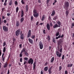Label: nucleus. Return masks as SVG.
I'll use <instances>...</instances> for the list:
<instances>
[{
	"instance_id": "774afa93",
	"label": "nucleus",
	"mask_w": 74,
	"mask_h": 74,
	"mask_svg": "<svg viewBox=\"0 0 74 74\" xmlns=\"http://www.w3.org/2000/svg\"><path fill=\"white\" fill-rule=\"evenodd\" d=\"M10 74V71H9V69L8 70V73L7 74Z\"/></svg>"
},
{
	"instance_id": "bf43d9fd",
	"label": "nucleus",
	"mask_w": 74,
	"mask_h": 74,
	"mask_svg": "<svg viewBox=\"0 0 74 74\" xmlns=\"http://www.w3.org/2000/svg\"><path fill=\"white\" fill-rule=\"evenodd\" d=\"M65 74H67V73H68V72H67V71H65Z\"/></svg>"
},
{
	"instance_id": "58836bf2",
	"label": "nucleus",
	"mask_w": 74,
	"mask_h": 74,
	"mask_svg": "<svg viewBox=\"0 0 74 74\" xmlns=\"http://www.w3.org/2000/svg\"><path fill=\"white\" fill-rule=\"evenodd\" d=\"M62 60H64V55H63L62 56Z\"/></svg>"
},
{
	"instance_id": "680f3d73",
	"label": "nucleus",
	"mask_w": 74,
	"mask_h": 74,
	"mask_svg": "<svg viewBox=\"0 0 74 74\" xmlns=\"http://www.w3.org/2000/svg\"><path fill=\"white\" fill-rule=\"evenodd\" d=\"M38 3H41V2L40 0H38Z\"/></svg>"
},
{
	"instance_id": "c03bdc74",
	"label": "nucleus",
	"mask_w": 74,
	"mask_h": 74,
	"mask_svg": "<svg viewBox=\"0 0 74 74\" xmlns=\"http://www.w3.org/2000/svg\"><path fill=\"white\" fill-rule=\"evenodd\" d=\"M18 2H17V1H16L15 3V5H18Z\"/></svg>"
},
{
	"instance_id": "e2e57ef3",
	"label": "nucleus",
	"mask_w": 74,
	"mask_h": 74,
	"mask_svg": "<svg viewBox=\"0 0 74 74\" xmlns=\"http://www.w3.org/2000/svg\"><path fill=\"white\" fill-rule=\"evenodd\" d=\"M7 16H9L10 15V13H8L7 14Z\"/></svg>"
},
{
	"instance_id": "603ef678",
	"label": "nucleus",
	"mask_w": 74,
	"mask_h": 74,
	"mask_svg": "<svg viewBox=\"0 0 74 74\" xmlns=\"http://www.w3.org/2000/svg\"><path fill=\"white\" fill-rule=\"evenodd\" d=\"M49 73V74H52V71H48Z\"/></svg>"
},
{
	"instance_id": "6e6552de",
	"label": "nucleus",
	"mask_w": 74,
	"mask_h": 74,
	"mask_svg": "<svg viewBox=\"0 0 74 74\" xmlns=\"http://www.w3.org/2000/svg\"><path fill=\"white\" fill-rule=\"evenodd\" d=\"M3 30L5 32H8V28L7 27L3 26Z\"/></svg>"
},
{
	"instance_id": "09e8293b",
	"label": "nucleus",
	"mask_w": 74,
	"mask_h": 74,
	"mask_svg": "<svg viewBox=\"0 0 74 74\" xmlns=\"http://www.w3.org/2000/svg\"><path fill=\"white\" fill-rule=\"evenodd\" d=\"M53 42L55 43V39L54 38H53Z\"/></svg>"
},
{
	"instance_id": "a211bd4d",
	"label": "nucleus",
	"mask_w": 74,
	"mask_h": 74,
	"mask_svg": "<svg viewBox=\"0 0 74 74\" xmlns=\"http://www.w3.org/2000/svg\"><path fill=\"white\" fill-rule=\"evenodd\" d=\"M7 66H8V63H7V62H6L4 64L3 67H4V68H6Z\"/></svg>"
},
{
	"instance_id": "2f4dec72",
	"label": "nucleus",
	"mask_w": 74,
	"mask_h": 74,
	"mask_svg": "<svg viewBox=\"0 0 74 74\" xmlns=\"http://www.w3.org/2000/svg\"><path fill=\"white\" fill-rule=\"evenodd\" d=\"M50 1V0H47L46 1L47 2V6H49V5H48V3H49V1Z\"/></svg>"
},
{
	"instance_id": "3c124183",
	"label": "nucleus",
	"mask_w": 74,
	"mask_h": 74,
	"mask_svg": "<svg viewBox=\"0 0 74 74\" xmlns=\"http://www.w3.org/2000/svg\"><path fill=\"white\" fill-rule=\"evenodd\" d=\"M23 60V59H22V58H21L20 59V62H22V60Z\"/></svg>"
},
{
	"instance_id": "f03ea898",
	"label": "nucleus",
	"mask_w": 74,
	"mask_h": 74,
	"mask_svg": "<svg viewBox=\"0 0 74 74\" xmlns=\"http://www.w3.org/2000/svg\"><path fill=\"white\" fill-rule=\"evenodd\" d=\"M69 1H65L64 2V8H65L66 10H68L69 7Z\"/></svg>"
},
{
	"instance_id": "4be33fe9",
	"label": "nucleus",
	"mask_w": 74,
	"mask_h": 74,
	"mask_svg": "<svg viewBox=\"0 0 74 74\" xmlns=\"http://www.w3.org/2000/svg\"><path fill=\"white\" fill-rule=\"evenodd\" d=\"M26 51V48L25 47L23 48V50L21 51V52L23 53V52H25V51Z\"/></svg>"
},
{
	"instance_id": "7c9ffc66",
	"label": "nucleus",
	"mask_w": 74,
	"mask_h": 74,
	"mask_svg": "<svg viewBox=\"0 0 74 74\" xmlns=\"http://www.w3.org/2000/svg\"><path fill=\"white\" fill-rule=\"evenodd\" d=\"M45 18V16L44 15H43L42 16V21H44V18Z\"/></svg>"
},
{
	"instance_id": "c85d7f7f",
	"label": "nucleus",
	"mask_w": 74,
	"mask_h": 74,
	"mask_svg": "<svg viewBox=\"0 0 74 74\" xmlns=\"http://www.w3.org/2000/svg\"><path fill=\"white\" fill-rule=\"evenodd\" d=\"M58 19V16H56L55 17H54L53 19V20L56 21V19Z\"/></svg>"
},
{
	"instance_id": "49530a36",
	"label": "nucleus",
	"mask_w": 74,
	"mask_h": 74,
	"mask_svg": "<svg viewBox=\"0 0 74 74\" xmlns=\"http://www.w3.org/2000/svg\"><path fill=\"white\" fill-rule=\"evenodd\" d=\"M33 16H32L31 17V21H33V20H34L33 19Z\"/></svg>"
},
{
	"instance_id": "b1692460",
	"label": "nucleus",
	"mask_w": 74,
	"mask_h": 74,
	"mask_svg": "<svg viewBox=\"0 0 74 74\" xmlns=\"http://www.w3.org/2000/svg\"><path fill=\"white\" fill-rule=\"evenodd\" d=\"M23 21H24V18H23V17H22L20 19V22L21 23H22Z\"/></svg>"
},
{
	"instance_id": "37998d69",
	"label": "nucleus",
	"mask_w": 74,
	"mask_h": 74,
	"mask_svg": "<svg viewBox=\"0 0 74 74\" xmlns=\"http://www.w3.org/2000/svg\"><path fill=\"white\" fill-rule=\"evenodd\" d=\"M48 62H46L45 63V66H48Z\"/></svg>"
},
{
	"instance_id": "9d476101",
	"label": "nucleus",
	"mask_w": 74,
	"mask_h": 74,
	"mask_svg": "<svg viewBox=\"0 0 74 74\" xmlns=\"http://www.w3.org/2000/svg\"><path fill=\"white\" fill-rule=\"evenodd\" d=\"M36 61H35L34 62L33 64V69L34 70L35 69H36Z\"/></svg>"
},
{
	"instance_id": "cd10ccee",
	"label": "nucleus",
	"mask_w": 74,
	"mask_h": 74,
	"mask_svg": "<svg viewBox=\"0 0 74 74\" xmlns=\"http://www.w3.org/2000/svg\"><path fill=\"white\" fill-rule=\"evenodd\" d=\"M5 51H6V47H5L3 48V52H5Z\"/></svg>"
},
{
	"instance_id": "7ed1b4c3",
	"label": "nucleus",
	"mask_w": 74,
	"mask_h": 74,
	"mask_svg": "<svg viewBox=\"0 0 74 74\" xmlns=\"http://www.w3.org/2000/svg\"><path fill=\"white\" fill-rule=\"evenodd\" d=\"M33 15L34 17H36V18H37L38 16L39 15V14L37 13V11L36 10L34 9L33 10Z\"/></svg>"
},
{
	"instance_id": "79ce46f5",
	"label": "nucleus",
	"mask_w": 74,
	"mask_h": 74,
	"mask_svg": "<svg viewBox=\"0 0 74 74\" xmlns=\"http://www.w3.org/2000/svg\"><path fill=\"white\" fill-rule=\"evenodd\" d=\"M6 45V43L5 42H4L3 43V47H4V46H5V45Z\"/></svg>"
},
{
	"instance_id": "1a4fd4ad",
	"label": "nucleus",
	"mask_w": 74,
	"mask_h": 74,
	"mask_svg": "<svg viewBox=\"0 0 74 74\" xmlns=\"http://www.w3.org/2000/svg\"><path fill=\"white\" fill-rule=\"evenodd\" d=\"M33 59H32V58H31L28 61V63L29 64H30V63H31V64H32L33 63Z\"/></svg>"
},
{
	"instance_id": "473e14b6",
	"label": "nucleus",
	"mask_w": 74,
	"mask_h": 74,
	"mask_svg": "<svg viewBox=\"0 0 74 74\" xmlns=\"http://www.w3.org/2000/svg\"><path fill=\"white\" fill-rule=\"evenodd\" d=\"M19 23L18 21H17L16 22V26H18L19 25Z\"/></svg>"
},
{
	"instance_id": "a878e982",
	"label": "nucleus",
	"mask_w": 74,
	"mask_h": 74,
	"mask_svg": "<svg viewBox=\"0 0 74 74\" xmlns=\"http://www.w3.org/2000/svg\"><path fill=\"white\" fill-rule=\"evenodd\" d=\"M36 37V36L35 35H32L31 37V38L32 39H34V40H35V38Z\"/></svg>"
},
{
	"instance_id": "13d9d810",
	"label": "nucleus",
	"mask_w": 74,
	"mask_h": 74,
	"mask_svg": "<svg viewBox=\"0 0 74 74\" xmlns=\"http://www.w3.org/2000/svg\"><path fill=\"white\" fill-rule=\"evenodd\" d=\"M40 74H44V73H43V71H41Z\"/></svg>"
},
{
	"instance_id": "f8f14e48",
	"label": "nucleus",
	"mask_w": 74,
	"mask_h": 74,
	"mask_svg": "<svg viewBox=\"0 0 74 74\" xmlns=\"http://www.w3.org/2000/svg\"><path fill=\"white\" fill-rule=\"evenodd\" d=\"M24 37H25V36H24V34H23L21 35L20 38L21 40H24Z\"/></svg>"
},
{
	"instance_id": "6ab92c4d",
	"label": "nucleus",
	"mask_w": 74,
	"mask_h": 74,
	"mask_svg": "<svg viewBox=\"0 0 74 74\" xmlns=\"http://www.w3.org/2000/svg\"><path fill=\"white\" fill-rule=\"evenodd\" d=\"M21 12V17H23V16H24V12H23V10H22Z\"/></svg>"
},
{
	"instance_id": "f3484780",
	"label": "nucleus",
	"mask_w": 74,
	"mask_h": 74,
	"mask_svg": "<svg viewBox=\"0 0 74 74\" xmlns=\"http://www.w3.org/2000/svg\"><path fill=\"white\" fill-rule=\"evenodd\" d=\"M66 10V11L65 12V14L66 16L67 17L68 15H69V11L68 10Z\"/></svg>"
},
{
	"instance_id": "052dcab7",
	"label": "nucleus",
	"mask_w": 74,
	"mask_h": 74,
	"mask_svg": "<svg viewBox=\"0 0 74 74\" xmlns=\"http://www.w3.org/2000/svg\"><path fill=\"white\" fill-rule=\"evenodd\" d=\"M3 22H4V23H6V22H7V21H6V20H4V21H3Z\"/></svg>"
},
{
	"instance_id": "6e6d98bb",
	"label": "nucleus",
	"mask_w": 74,
	"mask_h": 74,
	"mask_svg": "<svg viewBox=\"0 0 74 74\" xmlns=\"http://www.w3.org/2000/svg\"><path fill=\"white\" fill-rule=\"evenodd\" d=\"M0 25H1V18H0Z\"/></svg>"
},
{
	"instance_id": "de8ad7c7",
	"label": "nucleus",
	"mask_w": 74,
	"mask_h": 74,
	"mask_svg": "<svg viewBox=\"0 0 74 74\" xmlns=\"http://www.w3.org/2000/svg\"><path fill=\"white\" fill-rule=\"evenodd\" d=\"M2 51L0 49V56H1V54H2Z\"/></svg>"
},
{
	"instance_id": "f257e3e1",
	"label": "nucleus",
	"mask_w": 74,
	"mask_h": 74,
	"mask_svg": "<svg viewBox=\"0 0 74 74\" xmlns=\"http://www.w3.org/2000/svg\"><path fill=\"white\" fill-rule=\"evenodd\" d=\"M63 38H61L57 42L58 45V48H61L59 49L60 53H62V52H63V48L62 47V44L63 43Z\"/></svg>"
},
{
	"instance_id": "c9c22d12",
	"label": "nucleus",
	"mask_w": 74,
	"mask_h": 74,
	"mask_svg": "<svg viewBox=\"0 0 74 74\" xmlns=\"http://www.w3.org/2000/svg\"><path fill=\"white\" fill-rule=\"evenodd\" d=\"M5 8H2V12H3L4 11H5Z\"/></svg>"
},
{
	"instance_id": "4468645a",
	"label": "nucleus",
	"mask_w": 74,
	"mask_h": 74,
	"mask_svg": "<svg viewBox=\"0 0 74 74\" xmlns=\"http://www.w3.org/2000/svg\"><path fill=\"white\" fill-rule=\"evenodd\" d=\"M57 24H58V26L59 27H60L61 25H62V23H61V22L59 21H58L57 22Z\"/></svg>"
},
{
	"instance_id": "423d86ee",
	"label": "nucleus",
	"mask_w": 74,
	"mask_h": 74,
	"mask_svg": "<svg viewBox=\"0 0 74 74\" xmlns=\"http://www.w3.org/2000/svg\"><path fill=\"white\" fill-rule=\"evenodd\" d=\"M20 31H21V29H19L16 31L15 32V35L16 36H18L19 35L20 32Z\"/></svg>"
},
{
	"instance_id": "39448f33",
	"label": "nucleus",
	"mask_w": 74,
	"mask_h": 74,
	"mask_svg": "<svg viewBox=\"0 0 74 74\" xmlns=\"http://www.w3.org/2000/svg\"><path fill=\"white\" fill-rule=\"evenodd\" d=\"M31 36H32V31L31 30H29L27 34V38L30 37H31Z\"/></svg>"
},
{
	"instance_id": "0e129e2a",
	"label": "nucleus",
	"mask_w": 74,
	"mask_h": 74,
	"mask_svg": "<svg viewBox=\"0 0 74 74\" xmlns=\"http://www.w3.org/2000/svg\"><path fill=\"white\" fill-rule=\"evenodd\" d=\"M19 47H20V48H22V44H20L19 45Z\"/></svg>"
},
{
	"instance_id": "72a5a7b5",
	"label": "nucleus",
	"mask_w": 74,
	"mask_h": 74,
	"mask_svg": "<svg viewBox=\"0 0 74 74\" xmlns=\"http://www.w3.org/2000/svg\"><path fill=\"white\" fill-rule=\"evenodd\" d=\"M21 2L22 4H25V1H24V0H22L21 1Z\"/></svg>"
},
{
	"instance_id": "5701e85b",
	"label": "nucleus",
	"mask_w": 74,
	"mask_h": 74,
	"mask_svg": "<svg viewBox=\"0 0 74 74\" xmlns=\"http://www.w3.org/2000/svg\"><path fill=\"white\" fill-rule=\"evenodd\" d=\"M24 55H25V56H28L29 54H28V53H27V51H25V52Z\"/></svg>"
},
{
	"instance_id": "0eeeda50",
	"label": "nucleus",
	"mask_w": 74,
	"mask_h": 74,
	"mask_svg": "<svg viewBox=\"0 0 74 74\" xmlns=\"http://www.w3.org/2000/svg\"><path fill=\"white\" fill-rule=\"evenodd\" d=\"M56 55L58 57H59V58H60L62 56V53H59V52L57 51H56Z\"/></svg>"
},
{
	"instance_id": "c756f323",
	"label": "nucleus",
	"mask_w": 74,
	"mask_h": 74,
	"mask_svg": "<svg viewBox=\"0 0 74 74\" xmlns=\"http://www.w3.org/2000/svg\"><path fill=\"white\" fill-rule=\"evenodd\" d=\"M12 4V0H10L9 2V5H11Z\"/></svg>"
},
{
	"instance_id": "2eb2a0df",
	"label": "nucleus",
	"mask_w": 74,
	"mask_h": 74,
	"mask_svg": "<svg viewBox=\"0 0 74 74\" xmlns=\"http://www.w3.org/2000/svg\"><path fill=\"white\" fill-rule=\"evenodd\" d=\"M59 27L58 26V24H55L53 26V27L54 29H55L57 27Z\"/></svg>"
},
{
	"instance_id": "a18cd8bd",
	"label": "nucleus",
	"mask_w": 74,
	"mask_h": 74,
	"mask_svg": "<svg viewBox=\"0 0 74 74\" xmlns=\"http://www.w3.org/2000/svg\"><path fill=\"white\" fill-rule=\"evenodd\" d=\"M52 71V67H50V68H49V69L48 71Z\"/></svg>"
},
{
	"instance_id": "dca6fc26",
	"label": "nucleus",
	"mask_w": 74,
	"mask_h": 74,
	"mask_svg": "<svg viewBox=\"0 0 74 74\" xmlns=\"http://www.w3.org/2000/svg\"><path fill=\"white\" fill-rule=\"evenodd\" d=\"M48 70V66L45 67L44 68V71H47Z\"/></svg>"
},
{
	"instance_id": "bb28decb",
	"label": "nucleus",
	"mask_w": 74,
	"mask_h": 74,
	"mask_svg": "<svg viewBox=\"0 0 74 74\" xmlns=\"http://www.w3.org/2000/svg\"><path fill=\"white\" fill-rule=\"evenodd\" d=\"M54 57H53L51 59V63H53V61H54Z\"/></svg>"
},
{
	"instance_id": "aec40b11",
	"label": "nucleus",
	"mask_w": 74,
	"mask_h": 74,
	"mask_svg": "<svg viewBox=\"0 0 74 74\" xmlns=\"http://www.w3.org/2000/svg\"><path fill=\"white\" fill-rule=\"evenodd\" d=\"M55 14V10H53L52 11V12L51 14V16H54Z\"/></svg>"
},
{
	"instance_id": "864d4df0",
	"label": "nucleus",
	"mask_w": 74,
	"mask_h": 74,
	"mask_svg": "<svg viewBox=\"0 0 74 74\" xmlns=\"http://www.w3.org/2000/svg\"><path fill=\"white\" fill-rule=\"evenodd\" d=\"M43 32V34H46V33H45V30L44 29Z\"/></svg>"
},
{
	"instance_id": "ddd939ff",
	"label": "nucleus",
	"mask_w": 74,
	"mask_h": 74,
	"mask_svg": "<svg viewBox=\"0 0 74 74\" xmlns=\"http://www.w3.org/2000/svg\"><path fill=\"white\" fill-rule=\"evenodd\" d=\"M28 40L29 42L31 44H32L33 43V40H32V39H30V38H29L28 39Z\"/></svg>"
},
{
	"instance_id": "9b49d317",
	"label": "nucleus",
	"mask_w": 74,
	"mask_h": 74,
	"mask_svg": "<svg viewBox=\"0 0 74 74\" xmlns=\"http://www.w3.org/2000/svg\"><path fill=\"white\" fill-rule=\"evenodd\" d=\"M47 28L48 30H50V25L49 23H47L46 25Z\"/></svg>"
},
{
	"instance_id": "8fccbe9b",
	"label": "nucleus",
	"mask_w": 74,
	"mask_h": 74,
	"mask_svg": "<svg viewBox=\"0 0 74 74\" xmlns=\"http://www.w3.org/2000/svg\"><path fill=\"white\" fill-rule=\"evenodd\" d=\"M62 70V66H60L59 67V71H60Z\"/></svg>"
},
{
	"instance_id": "5fc2aeb1",
	"label": "nucleus",
	"mask_w": 74,
	"mask_h": 74,
	"mask_svg": "<svg viewBox=\"0 0 74 74\" xmlns=\"http://www.w3.org/2000/svg\"><path fill=\"white\" fill-rule=\"evenodd\" d=\"M5 19V17L4 16H2V19L3 20V19Z\"/></svg>"
},
{
	"instance_id": "e433bc0d",
	"label": "nucleus",
	"mask_w": 74,
	"mask_h": 74,
	"mask_svg": "<svg viewBox=\"0 0 74 74\" xmlns=\"http://www.w3.org/2000/svg\"><path fill=\"white\" fill-rule=\"evenodd\" d=\"M24 59L25 61H27L28 60V58L27 57H25L24 58Z\"/></svg>"
},
{
	"instance_id": "ea45409f",
	"label": "nucleus",
	"mask_w": 74,
	"mask_h": 74,
	"mask_svg": "<svg viewBox=\"0 0 74 74\" xmlns=\"http://www.w3.org/2000/svg\"><path fill=\"white\" fill-rule=\"evenodd\" d=\"M59 35V32H57L56 34V36H58Z\"/></svg>"
},
{
	"instance_id": "4d7b16f0",
	"label": "nucleus",
	"mask_w": 74,
	"mask_h": 74,
	"mask_svg": "<svg viewBox=\"0 0 74 74\" xmlns=\"http://www.w3.org/2000/svg\"><path fill=\"white\" fill-rule=\"evenodd\" d=\"M39 23V21H37V22H36V26H37V25H38V24Z\"/></svg>"
},
{
	"instance_id": "338daca9",
	"label": "nucleus",
	"mask_w": 74,
	"mask_h": 74,
	"mask_svg": "<svg viewBox=\"0 0 74 74\" xmlns=\"http://www.w3.org/2000/svg\"><path fill=\"white\" fill-rule=\"evenodd\" d=\"M50 26H52V23H50Z\"/></svg>"
},
{
	"instance_id": "f704fd0d",
	"label": "nucleus",
	"mask_w": 74,
	"mask_h": 74,
	"mask_svg": "<svg viewBox=\"0 0 74 74\" xmlns=\"http://www.w3.org/2000/svg\"><path fill=\"white\" fill-rule=\"evenodd\" d=\"M18 11H19V8L18 7H17L16 9V13H18Z\"/></svg>"
},
{
	"instance_id": "69168bd1",
	"label": "nucleus",
	"mask_w": 74,
	"mask_h": 74,
	"mask_svg": "<svg viewBox=\"0 0 74 74\" xmlns=\"http://www.w3.org/2000/svg\"><path fill=\"white\" fill-rule=\"evenodd\" d=\"M72 26L74 27V23H72Z\"/></svg>"
},
{
	"instance_id": "4c0bfd02",
	"label": "nucleus",
	"mask_w": 74,
	"mask_h": 74,
	"mask_svg": "<svg viewBox=\"0 0 74 74\" xmlns=\"http://www.w3.org/2000/svg\"><path fill=\"white\" fill-rule=\"evenodd\" d=\"M23 53H22V52H21L20 54V57H22V56H23L22 55Z\"/></svg>"
},
{
	"instance_id": "20e7f679",
	"label": "nucleus",
	"mask_w": 74,
	"mask_h": 74,
	"mask_svg": "<svg viewBox=\"0 0 74 74\" xmlns=\"http://www.w3.org/2000/svg\"><path fill=\"white\" fill-rule=\"evenodd\" d=\"M40 48V49H42L43 48L44 46L43 45V44L42 43L41 41H40L39 43Z\"/></svg>"
},
{
	"instance_id": "412c9836",
	"label": "nucleus",
	"mask_w": 74,
	"mask_h": 74,
	"mask_svg": "<svg viewBox=\"0 0 74 74\" xmlns=\"http://www.w3.org/2000/svg\"><path fill=\"white\" fill-rule=\"evenodd\" d=\"M50 36H47V37L46 38V39L47 40H48V41H50V40L51 39V38H50Z\"/></svg>"
},
{
	"instance_id": "393cba45",
	"label": "nucleus",
	"mask_w": 74,
	"mask_h": 74,
	"mask_svg": "<svg viewBox=\"0 0 74 74\" xmlns=\"http://www.w3.org/2000/svg\"><path fill=\"white\" fill-rule=\"evenodd\" d=\"M25 9H26V12H27V11H28V5H26Z\"/></svg>"
},
{
	"instance_id": "a19ab883",
	"label": "nucleus",
	"mask_w": 74,
	"mask_h": 74,
	"mask_svg": "<svg viewBox=\"0 0 74 74\" xmlns=\"http://www.w3.org/2000/svg\"><path fill=\"white\" fill-rule=\"evenodd\" d=\"M2 59L3 62H4V60H5V57H3V58L2 57Z\"/></svg>"
}]
</instances>
